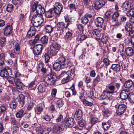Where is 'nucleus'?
I'll use <instances>...</instances> for the list:
<instances>
[{"instance_id": "nucleus-55", "label": "nucleus", "mask_w": 134, "mask_h": 134, "mask_svg": "<svg viewBox=\"0 0 134 134\" xmlns=\"http://www.w3.org/2000/svg\"><path fill=\"white\" fill-rule=\"evenodd\" d=\"M119 16V14L117 12H115L113 15L112 19L113 20H116L118 19V17Z\"/></svg>"}, {"instance_id": "nucleus-56", "label": "nucleus", "mask_w": 134, "mask_h": 134, "mask_svg": "<svg viewBox=\"0 0 134 134\" xmlns=\"http://www.w3.org/2000/svg\"><path fill=\"white\" fill-rule=\"evenodd\" d=\"M127 15L129 16H131L134 15V9H131L127 13Z\"/></svg>"}, {"instance_id": "nucleus-63", "label": "nucleus", "mask_w": 134, "mask_h": 134, "mask_svg": "<svg viewBox=\"0 0 134 134\" xmlns=\"http://www.w3.org/2000/svg\"><path fill=\"white\" fill-rule=\"evenodd\" d=\"M103 62L105 66H108L109 64V61L108 59L105 58L103 60Z\"/></svg>"}, {"instance_id": "nucleus-10", "label": "nucleus", "mask_w": 134, "mask_h": 134, "mask_svg": "<svg viewBox=\"0 0 134 134\" xmlns=\"http://www.w3.org/2000/svg\"><path fill=\"white\" fill-rule=\"evenodd\" d=\"M130 93V91L129 90H123L121 91L120 93V97L122 99L125 100L128 98Z\"/></svg>"}, {"instance_id": "nucleus-3", "label": "nucleus", "mask_w": 134, "mask_h": 134, "mask_svg": "<svg viewBox=\"0 0 134 134\" xmlns=\"http://www.w3.org/2000/svg\"><path fill=\"white\" fill-rule=\"evenodd\" d=\"M63 9L62 4L59 2H57L55 3L54 7L52 9L55 13L59 16L61 14Z\"/></svg>"}, {"instance_id": "nucleus-18", "label": "nucleus", "mask_w": 134, "mask_h": 134, "mask_svg": "<svg viewBox=\"0 0 134 134\" xmlns=\"http://www.w3.org/2000/svg\"><path fill=\"white\" fill-rule=\"evenodd\" d=\"M49 76V77L46 76L44 77V80L45 81L47 82V81L48 82L50 81H51L52 83H54L57 80V76Z\"/></svg>"}, {"instance_id": "nucleus-59", "label": "nucleus", "mask_w": 134, "mask_h": 134, "mask_svg": "<svg viewBox=\"0 0 134 134\" xmlns=\"http://www.w3.org/2000/svg\"><path fill=\"white\" fill-rule=\"evenodd\" d=\"M86 94L87 96L91 98H93V93L91 91H87L86 92Z\"/></svg>"}, {"instance_id": "nucleus-47", "label": "nucleus", "mask_w": 134, "mask_h": 134, "mask_svg": "<svg viewBox=\"0 0 134 134\" xmlns=\"http://www.w3.org/2000/svg\"><path fill=\"white\" fill-rule=\"evenodd\" d=\"M81 23L84 24H86L88 23L89 21V20L85 16H83L81 19Z\"/></svg>"}, {"instance_id": "nucleus-35", "label": "nucleus", "mask_w": 134, "mask_h": 134, "mask_svg": "<svg viewBox=\"0 0 134 134\" xmlns=\"http://www.w3.org/2000/svg\"><path fill=\"white\" fill-rule=\"evenodd\" d=\"M74 70L71 69L70 70L66 72L65 71H62L61 75H64L66 74L68 75H74Z\"/></svg>"}, {"instance_id": "nucleus-33", "label": "nucleus", "mask_w": 134, "mask_h": 134, "mask_svg": "<svg viewBox=\"0 0 134 134\" xmlns=\"http://www.w3.org/2000/svg\"><path fill=\"white\" fill-rule=\"evenodd\" d=\"M34 20H33L32 19L31 21V23L32 24V25L36 28H39V29L40 28L41 25L42 23H40L39 22H38L37 21H34Z\"/></svg>"}, {"instance_id": "nucleus-50", "label": "nucleus", "mask_w": 134, "mask_h": 134, "mask_svg": "<svg viewBox=\"0 0 134 134\" xmlns=\"http://www.w3.org/2000/svg\"><path fill=\"white\" fill-rule=\"evenodd\" d=\"M78 123L80 127H84L85 125V122L83 120H80L78 121Z\"/></svg>"}, {"instance_id": "nucleus-6", "label": "nucleus", "mask_w": 134, "mask_h": 134, "mask_svg": "<svg viewBox=\"0 0 134 134\" xmlns=\"http://www.w3.org/2000/svg\"><path fill=\"white\" fill-rule=\"evenodd\" d=\"M43 48V46L41 44H37L34 46L33 52L34 55H38L41 54Z\"/></svg>"}, {"instance_id": "nucleus-64", "label": "nucleus", "mask_w": 134, "mask_h": 134, "mask_svg": "<svg viewBox=\"0 0 134 134\" xmlns=\"http://www.w3.org/2000/svg\"><path fill=\"white\" fill-rule=\"evenodd\" d=\"M34 105V103L32 102H31L30 103L27 107V110H31L32 109Z\"/></svg>"}, {"instance_id": "nucleus-11", "label": "nucleus", "mask_w": 134, "mask_h": 134, "mask_svg": "<svg viewBox=\"0 0 134 134\" xmlns=\"http://www.w3.org/2000/svg\"><path fill=\"white\" fill-rule=\"evenodd\" d=\"M112 94L109 93V91H103L100 96L101 99H108L109 100L112 99Z\"/></svg>"}, {"instance_id": "nucleus-16", "label": "nucleus", "mask_w": 134, "mask_h": 134, "mask_svg": "<svg viewBox=\"0 0 134 134\" xmlns=\"http://www.w3.org/2000/svg\"><path fill=\"white\" fill-rule=\"evenodd\" d=\"M104 22L103 19L100 17H97L95 20V25L97 27L102 28Z\"/></svg>"}, {"instance_id": "nucleus-4", "label": "nucleus", "mask_w": 134, "mask_h": 134, "mask_svg": "<svg viewBox=\"0 0 134 134\" xmlns=\"http://www.w3.org/2000/svg\"><path fill=\"white\" fill-rule=\"evenodd\" d=\"M115 107L118 109L116 110V113L118 115H120L123 114L125 111L126 107L124 104H121L118 105H116L115 106Z\"/></svg>"}, {"instance_id": "nucleus-48", "label": "nucleus", "mask_w": 134, "mask_h": 134, "mask_svg": "<svg viewBox=\"0 0 134 134\" xmlns=\"http://www.w3.org/2000/svg\"><path fill=\"white\" fill-rule=\"evenodd\" d=\"M17 76H15V77H13L9 76L8 77V80L9 82H14L17 80Z\"/></svg>"}, {"instance_id": "nucleus-26", "label": "nucleus", "mask_w": 134, "mask_h": 134, "mask_svg": "<svg viewBox=\"0 0 134 134\" xmlns=\"http://www.w3.org/2000/svg\"><path fill=\"white\" fill-rule=\"evenodd\" d=\"M65 58L63 57H60L58 59V62L60 63L62 66L65 67V68L66 65V63H65Z\"/></svg>"}, {"instance_id": "nucleus-42", "label": "nucleus", "mask_w": 134, "mask_h": 134, "mask_svg": "<svg viewBox=\"0 0 134 134\" xmlns=\"http://www.w3.org/2000/svg\"><path fill=\"white\" fill-rule=\"evenodd\" d=\"M132 26L129 23H127L126 25L125 29L127 31L131 30L132 29Z\"/></svg>"}, {"instance_id": "nucleus-52", "label": "nucleus", "mask_w": 134, "mask_h": 134, "mask_svg": "<svg viewBox=\"0 0 134 134\" xmlns=\"http://www.w3.org/2000/svg\"><path fill=\"white\" fill-rule=\"evenodd\" d=\"M6 110V108L3 106H1L0 107V115L4 114Z\"/></svg>"}, {"instance_id": "nucleus-28", "label": "nucleus", "mask_w": 134, "mask_h": 134, "mask_svg": "<svg viewBox=\"0 0 134 134\" xmlns=\"http://www.w3.org/2000/svg\"><path fill=\"white\" fill-rule=\"evenodd\" d=\"M57 108L59 110L64 105L63 101L61 99L59 100L56 102Z\"/></svg>"}, {"instance_id": "nucleus-58", "label": "nucleus", "mask_w": 134, "mask_h": 134, "mask_svg": "<svg viewBox=\"0 0 134 134\" xmlns=\"http://www.w3.org/2000/svg\"><path fill=\"white\" fill-rule=\"evenodd\" d=\"M35 34V32L29 30L27 33V36L28 37H30L34 36Z\"/></svg>"}, {"instance_id": "nucleus-22", "label": "nucleus", "mask_w": 134, "mask_h": 134, "mask_svg": "<svg viewBox=\"0 0 134 134\" xmlns=\"http://www.w3.org/2000/svg\"><path fill=\"white\" fill-rule=\"evenodd\" d=\"M131 7L130 2H125L124 3L122 6V8L124 11H127Z\"/></svg>"}, {"instance_id": "nucleus-23", "label": "nucleus", "mask_w": 134, "mask_h": 134, "mask_svg": "<svg viewBox=\"0 0 134 134\" xmlns=\"http://www.w3.org/2000/svg\"><path fill=\"white\" fill-rule=\"evenodd\" d=\"M19 79H17V80L15 82L17 88L20 90L22 89L24 87V85L21 82L19 81Z\"/></svg>"}, {"instance_id": "nucleus-38", "label": "nucleus", "mask_w": 134, "mask_h": 134, "mask_svg": "<svg viewBox=\"0 0 134 134\" xmlns=\"http://www.w3.org/2000/svg\"><path fill=\"white\" fill-rule=\"evenodd\" d=\"M24 113V110L23 109H21L19 111L16 113L15 114L16 117L19 118H21Z\"/></svg>"}, {"instance_id": "nucleus-21", "label": "nucleus", "mask_w": 134, "mask_h": 134, "mask_svg": "<svg viewBox=\"0 0 134 134\" xmlns=\"http://www.w3.org/2000/svg\"><path fill=\"white\" fill-rule=\"evenodd\" d=\"M134 51L131 47L126 48L125 49V53L126 55L129 57H132L134 54Z\"/></svg>"}, {"instance_id": "nucleus-19", "label": "nucleus", "mask_w": 134, "mask_h": 134, "mask_svg": "<svg viewBox=\"0 0 134 134\" xmlns=\"http://www.w3.org/2000/svg\"><path fill=\"white\" fill-rule=\"evenodd\" d=\"M82 116V113L81 110L80 109L76 110L74 115L75 118L76 120H78L81 118Z\"/></svg>"}, {"instance_id": "nucleus-14", "label": "nucleus", "mask_w": 134, "mask_h": 134, "mask_svg": "<svg viewBox=\"0 0 134 134\" xmlns=\"http://www.w3.org/2000/svg\"><path fill=\"white\" fill-rule=\"evenodd\" d=\"M101 36L100 40L103 44L101 43L100 42L99 43V44L100 46L102 47L104 46V44H105L107 43L108 40V37L107 36L105 35L102 34Z\"/></svg>"}, {"instance_id": "nucleus-25", "label": "nucleus", "mask_w": 134, "mask_h": 134, "mask_svg": "<svg viewBox=\"0 0 134 134\" xmlns=\"http://www.w3.org/2000/svg\"><path fill=\"white\" fill-rule=\"evenodd\" d=\"M45 31L47 33H50L53 30V28L52 26L51 25H47L44 26Z\"/></svg>"}, {"instance_id": "nucleus-41", "label": "nucleus", "mask_w": 134, "mask_h": 134, "mask_svg": "<svg viewBox=\"0 0 134 134\" xmlns=\"http://www.w3.org/2000/svg\"><path fill=\"white\" fill-rule=\"evenodd\" d=\"M9 105L10 108L12 109H15L16 107V103L14 100L11 101Z\"/></svg>"}, {"instance_id": "nucleus-45", "label": "nucleus", "mask_w": 134, "mask_h": 134, "mask_svg": "<svg viewBox=\"0 0 134 134\" xmlns=\"http://www.w3.org/2000/svg\"><path fill=\"white\" fill-rule=\"evenodd\" d=\"M48 40V37L46 36H44L41 38L40 41L42 43L45 44L47 43Z\"/></svg>"}, {"instance_id": "nucleus-62", "label": "nucleus", "mask_w": 134, "mask_h": 134, "mask_svg": "<svg viewBox=\"0 0 134 134\" xmlns=\"http://www.w3.org/2000/svg\"><path fill=\"white\" fill-rule=\"evenodd\" d=\"M0 75H9V74L8 71L6 70H1Z\"/></svg>"}, {"instance_id": "nucleus-44", "label": "nucleus", "mask_w": 134, "mask_h": 134, "mask_svg": "<svg viewBox=\"0 0 134 134\" xmlns=\"http://www.w3.org/2000/svg\"><path fill=\"white\" fill-rule=\"evenodd\" d=\"M13 8V5L11 4H8L6 8V10L8 12H11L12 11Z\"/></svg>"}, {"instance_id": "nucleus-49", "label": "nucleus", "mask_w": 134, "mask_h": 134, "mask_svg": "<svg viewBox=\"0 0 134 134\" xmlns=\"http://www.w3.org/2000/svg\"><path fill=\"white\" fill-rule=\"evenodd\" d=\"M102 125L103 126V127L105 131H107L110 127V125L108 124V122L104 123H103Z\"/></svg>"}, {"instance_id": "nucleus-2", "label": "nucleus", "mask_w": 134, "mask_h": 134, "mask_svg": "<svg viewBox=\"0 0 134 134\" xmlns=\"http://www.w3.org/2000/svg\"><path fill=\"white\" fill-rule=\"evenodd\" d=\"M50 53L52 55H55L60 49V45L55 42H51L50 46Z\"/></svg>"}, {"instance_id": "nucleus-57", "label": "nucleus", "mask_w": 134, "mask_h": 134, "mask_svg": "<svg viewBox=\"0 0 134 134\" xmlns=\"http://www.w3.org/2000/svg\"><path fill=\"white\" fill-rule=\"evenodd\" d=\"M40 39L39 36L38 35H36L35 37V39L33 40L32 42V43L33 44H35Z\"/></svg>"}, {"instance_id": "nucleus-20", "label": "nucleus", "mask_w": 134, "mask_h": 134, "mask_svg": "<svg viewBox=\"0 0 134 134\" xmlns=\"http://www.w3.org/2000/svg\"><path fill=\"white\" fill-rule=\"evenodd\" d=\"M62 65L60 63L58 62L55 63L53 65L54 69L56 71H58L60 69L65 68V67H63Z\"/></svg>"}, {"instance_id": "nucleus-29", "label": "nucleus", "mask_w": 134, "mask_h": 134, "mask_svg": "<svg viewBox=\"0 0 134 134\" xmlns=\"http://www.w3.org/2000/svg\"><path fill=\"white\" fill-rule=\"evenodd\" d=\"M46 89L45 85L43 83L41 84L38 86V91L41 93L44 92Z\"/></svg>"}, {"instance_id": "nucleus-1", "label": "nucleus", "mask_w": 134, "mask_h": 134, "mask_svg": "<svg viewBox=\"0 0 134 134\" xmlns=\"http://www.w3.org/2000/svg\"><path fill=\"white\" fill-rule=\"evenodd\" d=\"M31 11L34 13L36 14L41 15L45 13V10L43 7H42L41 5L38 4V1H35L31 8Z\"/></svg>"}, {"instance_id": "nucleus-7", "label": "nucleus", "mask_w": 134, "mask_h": 134, "mask_svg": "<svg viewBox=\"0 0 134 134\" xmlns=\"http://www.w3.org/2000/svg\"><path fill=\"white\" fill-rule=\"evenodd\" d=\"M66 24L63 22H58L56 25V28L58 31H60L59 34L62 35L63 34V29H66Z\"/></svg>"}, {"instance_id": "nucleus-30", "label": "nucleus", "mask_w": 134, "mask_h": 134, "mask_svg": "<svg viewBox=\"0 0 134 134\" xmlns=\"http://www.w3.org/2000/svg\"><path fill=\"white\" fill-rule=\"evenodd\" d=\"M133 84V83L132 81L131 80H129L125 82L124 86L125 87L129 88L132 86Z\"/></svg>"}, {"instance_id": "nucleus-37", "label": "nucleus", "mask_w": 134, "mask_h": 134, "mask_svg": "<svg viewBox=\"0 0 134 134\" xmlns=\"http://www.w3.org/2000/svg\"><path fill=\"white\" fill-rule=\"evenodd\" d=\"M43 110V108L42 106H38L36 107L35 111L37 114H40L42 111Z\"/></svg>"}, {"instance_id": "nucleus-32", "label": "nucleus", "mask_w": 134, "mask_h": 134, "mask_svg": "<svg viewBox=\"0 0 134 134\" xmlns=\"http://www.w3.org/2000/svg\"><path fill=\"white\" fill-rule=\"evenodd\" d=\"M13 3L17 7L21 5L22 3V0H12Z\"/></svg>"}, {"instance_id": "nucleus-13", "label": "nucleus", "mask_w": 134, "mask_h": 134, "mask_svg": "<svg viewBox=\"0 0 134 134\" xmlns=\"http://www.w3.org/2000/svg\"><path fill=\"white\" fill-rule=\"evenodd\" d=\"M92 33L93 35L95 37L96 40L98 41L100 40V37H101V35H102L100 31L99 30L95 29L93 30Z\"/></svg>"}, {"instance_id": "nucleus-61", "label": "nucleus", "mask_w": 134, "mask_h": 134, "mask_svg": "<svg viewBox=\"0 0 134 134\" xmlns=\"http://www.w3.org/2000/svg\"><path fill=\"white\" fill-rule=\"evenodd\" d=\"M99 120L98 118H93L92 119L91 122L93 125L98 122Z\"/></svg>"}, {"instance_id": "nucleus-31", "label": "nucleus", "mask_w": 134, "mask_h": 134, "mask_svg": "<svg viewBox=\"0 0 134 134\" xmlns=\"http://www.w3.org/2000/svg\"><path fill=\"white\" fill-rule=\"evenodd\" d=\"M65 22H64L65 23L66 29L68 28L69 25L72 23V20L71 19L69 18L68 17H65Z\"/></svg>"}, {"instance_id": "nucleus-51", "label": "nucleus", "mask_w": 134, "mask_h": 134, "mask_svg": "<svg viewBox=\"0 0 134 134\" xmlns=\"http://www.w3.org/2000/svg\"><path fill=\"white\" fill-rule=\"evenodd\" d=\"M69 7L70 10H71V12H72L73 10H75L76 8V7L75 6V4H70Z\"/></svg>"}, {"instance_id": "nucleus-15", "label": "nucleus", "mask_w": 134, "mask_h": 134, "mask_svg": "<svg viewBox=\"0 0 134 134\" xmlns=\"http://www.w3.org/2000/svg\"><path fill=\"white\" fill-rule=\"evenodd\" d=\"M25 97L23 94L19 95L16 98V99L18 100L19 102V106L21 107L23 106L25 102Z\"/></svg>"}, {"instance_id": "nucleus-43", "label": "nucleus", "mask_w": 134, "mask_h": 134, "mask_svg": "<svg viewBox=\"0 0 134 134\" xmlns=\"http://www.w3.org/2000/svg\"><path fill=\"white\" fill-rule=\"evenodd\" d=\"M65 38L68 40H70L72 38V34L69 31L66 33L65 36Z\"/></svg>"}, {"instance_id": "nucleus-24", "label": "nucleus", "mask_w": 134, "mask_h": 134, "mask_svg": "<svg viewBox=\"0 0 134 134\" xmlns=\"http://www.w3.org/2000/svg\"><path fill=\"white\" fill-rule=\"evenodd\" d=\"M111 69L114 71H119L121 69L120 66L118 64H114L111 66Z\"/></svg>"}, {"instance_id": "nucleus-27", "label": "nucleus", "mask_w": 134, "mask_h": 134, "mask_svg": "<svg viewBox=\"0 0 134 134\" xmlns=\"http://www.w3.org/2000/svg\"><path fill=\"white\" fill-rule=\"evenodd\" d=\"M54 12L53 9H51L46 12L45 13L46 16L47 18H51L54 15Z\"/></svg>"}, {"instance_id": "nucleus-5", "label": "nucleus", "mask_w": 134, "mask_h": 134, "mask_svg": "<svg viewBox=\"0 0 134 134\" xmlns=\"http://www.w3.org/2000/svg\"><path fill=\"white\" fill-rule=\"evenodd\" d=\"M74 121L73 118H69L65 120L63 122V124L65 128L68 127H71L74 126Z\"/></svg>"}, {"instance_id": "nucleus-39", "label": "nucleus", "mask_w": 134, "mask_h": 134, "mask_svg": "<svg viewBox=\"0 0 134 134\" xmlns=\"http://www.w3.org/2000/svg\"><path fill=\"white\" fill-rule=\"evenodd\" d=\"M72 79L70 76H67V77L63 78L62 80V82L63 84H64L71 80Z\"/></svg>"}, {"instance_id": "nucleus-34", "label": "nucleus", "mask_w": 134, "mask_h": 134, "mask_svg": "<svg viewBox=\"0 0 134 134\" xmlns=\"http://www.w3.org/2000/svg\"><path fill=\"white\" fill-rule=\"evenodd\" d=\"M14 50L16 52L15 53L17 54H19L20 51V46L19 44L18 43L15 44L14 46Z\"/></svg>"}, {"instance_id": "nucleus-8", "label": "nucleus", "mask_w": 134, "mask_h": 134, "mask_svg": "<svg viewBox=\"0 0 134 134\" xmlns=\"http://www.w3.org/2000/svg\"><path fill=\"white\" fill-rule=\"evenodd\" d=\"M64 126L63 124L61 125H55L53 128V130L54 133L56 134H59L64 129Z\"/></svg>"}, {"instance_id": "nucleus-12", "label": "nucleus", "mask_w": 134, "mask_h": 134, "mask_svg": "<svg viewBox=\"0 0 134 134\" xmlns=\"http://www.w3.org/2000/svg\"><path fill=\"white\" fill-rule=\"evenodd\" d=\"M33 14L32 19L34 20V21L39 22L42 23L43 21V18L42 15L36 14L35 13H33Z\"/></svg>"}, {"instance_id": "nucleus-17", "label": "nucleus", "mask_w": 134, "mask_h": 134, "mask_svg": "<svg viewBox=\"0 0 134 134\" xmlns=\"http://www.w3.org/2000/svg\"><path fill=\"white\" fill-rule=\"evenodd\" d=\"M12 25H7L4 29V34L7 36L12 33Z\"/></svg>"}, {"instance_id": "nucleus-53", "label": "nucleus", "mask_w": 134, "mask_h": 134, "mask_svg": "<svg viewBox=\"0 0 134 134\" xmlns=\"http://www.w3.org/2000/svg\"><path fill=\"white\" fill-rule=\"evenodd\" d=\"M102 114L105 116H108L109 115V113L108 110L107 109H104L102 111Z\"/></svg>"}, {"instance_id": "nucleus-54", "label": "nucleus", "mask_w": 134, "mask_h": 134, "mask_svg": "<svg viewBox=\"0 0 134 134\" xmlns=\"http://www.w3.org/2000/svg\"><path fill=\"white\" fill-rule=\"evenodd\" d=\"M83 104L85 105H88L89 106H92L93 104V103L90 102L85 99L83 101Z\"/></svg>"}, {"instance_id": "nucleus-36", "label": "nucleus", "mask_w": 134, "mask_h": 134, "mask_svg": "<svg viewBox=\"0 0 134 134\" xmlns=\"http://www.w3.org/2000/svg\"><path fill=\"white\" fill-rule=\"evenodd\" d=\"M31 113H26L24 114L25 116L24 118V120L26 122H28L30 120Z\"/></svg>"}, {"instance_id": "nucleus-40", "label": "nucleus", "mask_w": 134, "mask_h": 134, "mask_svg": "<svg viewBox=\"0 0 134 134\" xmlns=\"http://www.w3.org/2000/svg\"><path fill=\"white\" fill-rule=\"evenodd\" d=\"M111 13L110 11H107L106 12L104 16V19L106 21L109 20L110 18Z\"/></svg>"}, {"instance_id": "nucleus-9", "label": "nucleus", "mask_w": 134, "mask_h": 134, "mask_svg": "<svg viewBox=\"0 0 134 134\" xmlns=\"http://www.w3.org/2000/svg\"><path fill=\"white\" fill-rule=\"evenodd\" d=\"M106 2L105 0H98L96 1L95 3L94 8L96 10L99 9L105 4Z\"/></svg>"}, {"instance_id": "nucleus-60", "label": "nucleus", "mask_w": 134, "mask_h": 134, "mask_svg": "<svg viewBox=\"0 0 134 134\" xmlns=\"http://www.w3.org/2000/svg\"><path fill=\"white\" fill-rule=\"evenodd\" d=\"M44 57L45 61L46 63L48 62L50 58L49 54L47 53H45L44 55Z\"/></svg>"}, {"instance_id": "nucleus-46", "label": "nucleus", "mask_w": 134, "mask_h": 134, "mask_svg": "<svg viewBox=\"0 0 134 134\" xmlns=\"http://www.w3.org/2000/svg\"><path fill=\"white\" fill-rule=\"evenodd\" d=\"M128 99L129 100L131 103H134V94L131 93L129 95V97Z\"/></svg>"}]
</instances>
